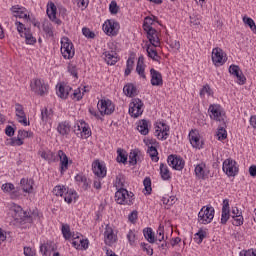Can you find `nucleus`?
<instances>
[{
  "label": "nucleus",
  "instance_id": "nucleus-1",
  "mask_svg": "<svg viewBox=\"0 0 256 256\" xmlns=\"http://www.w3.org/2000/svg\"><path fill=\"white\" fill-rule=\"evenodd\" d=\"M115 201L118 205H133V201H135V194L127 191L125 188H119L115 193Z\"/></svg>",
  "mask_w": 256,
  "mask_h": 256
},
{
  "label": "nucleus",
  "instance_id": "nucleus-2",
  "mask_svg": "<svg viewBox=\"0 0 256 256\" xmlns=\"http://www.w3.org/2000/svg\"><path fill=\"white\" fill-rule=\"evenodd\" d=\"M215 217V208L212 206H203L198 213V223L201 225H209Z\"/></svg>",
  "mask_w": 256,
  "mask_h": 256
},
{
  "label": "nucleus",
  "instance_id": "nucleus-3",
  "mask_svg": "<svg viewBox=\"0 0 256 256\" xmlns=\"http://www.w3.org/2000/svg\"><path fill=\"white\" fill-rule=\"evenodd\" d=\"M61 54L65 59H73L75 57V46L69 37H63L61 39Z\"/></svg>",
  "mask_w": 256,
  "mask_h": 256
},
{
  "label": "nucleus",
  "instance_id": "nucleus-4",
  "mask_svg": "<svg viewBox=\"0 0 256 256\" xmlns=\"http://www.w3.org/2000/svg\"><path fill=\"white\" fill-rule=\"evenodd\" d=\"M10 214L14 219V225H21L24 221H26L29 214L21 208V206L17 204H13L10 208Z\"/></svg>",
  "mask_w": 256,
  "mask_h": 256
},
{
  "label": "nucleus",
  "instance_id": "nucleus-5",
  "mask_svg": "<svg viewBox=\"0 0 256 256\" xmlns=\"http://www.w3.org/2000/svg\"><path fill=\"white\" fill-rule=\"evenodd\" d=\"M104 33L108 35V37H117L119 35V29H121V25L119 22L110 19L106 20L102 26Z\"/></svg>",
  "mask_w": 256,
  "mask_h": 256
},
{
  "label": "nucleus",
  "instance_id": "nucleus-6",
  "mask_svg": "<svg viewBox=\"0 0 256 256\" xmlns=\"http://www.w3.org/2000/svg\"><path fill=\"white\" fill-rule=\"evenodd\" d=\"M143 100L139 98H133L129 104V115L137 119V117H141L143 115Z\"/></svg>",
  "mask_w": 256,
  "mask_h": 256
},
{
  "label": "nucleus",
  "instance_id": "nucleus-7",
  "mask_svg": "<svg viewBox=\"0 0 256 256\" xmlns=\"http://www.w3.org/2000/svg\"><path fill=\"white\" fill-rule=\"evenodd\" d=\"M210 119L225 123V113L219 104H211L208 108Z\"/></svg>",
  "mask_w": 256,
  "mask_h": 256
},
{
  "label": "nucleus",
  "instance_id": "nucleus-8",
  "mask_svg": "<svg viewBox=\"0 0 256 256\" xmlns=\"http://www.w3.org/2000/svg\"><path fill=\"white\" fill-rule=\"evenodd\" d=\"M15 25L20 37H24L27 45H33V33L31 32V28H26L25 24L19 21H16Z\"/></svg>",
  "mask_w": 256,
  "mask_h": 256
},
{
  "label": "nucleus",
  "instance_id": "nucleus-9",
  "mask_svg": "<svg viewBox=\"0 0 256 256\" xmlns=\"http://www.w3.org/2000/svg\"><path fill=\"white\" fill-rule=\"evenodd\" d=\"M101 115H113L115 113V104L109 99H101L97 104Z\"/></svg>",
  "mask_w": 256,
  "mask_h": 256
},
{
  "label": "nucleus",
  "instance_id": "nucleus-10",
  "mask_svg": "<svg viewBox=\"0 0 256 256\" xmlns=\"http://www.w3.org/2000/svg\"><path fill=\"white\" fill-rule=\"evenodd\" d=\"M222 169L228 177H235V175L239 173L237 162L231 158H228L223 162Z\"/></svg>",
  "mask_w": 256,
  "mask_h": 256
},
{
  "label": "nucleus",
  "instance_id": "nucleus-11",
  "mask_svg": "<svg viewBox=\"0 0 256 256\" xmlns=\"http://www.w3.org/2000/svg\"><path fill=\"white\" fill-rule=\"evenodd\" d=\"M212 62L216 67H221V65H225L227 62V58L225 57V52L223 49L216 47L212 50Z\"/></svg>",
  "mask_w": 256,
  "mask_h": 256
},
{
  "label": "nucleus",
  "instance_id": "nucleus-12",
  "mask_svg": "<svg viewBox=\"0 0 256 256\" xmlns=\"http://www.w3.org/2000/svg\"><path fill=\"white\" fill-rule=\"evenodd\" d=\"M170 127L164 122H158L155 126V136L161 141H165L169 137Z\"/></svg>",
  "mask_w": 256,
  "mask_h": 256
},
{
  "label": "nucleus",
  "instance_id": "nucleus-13",
  "mask_svg": "<svg viewBox=\"0 0 256 256\" xmlns=\"http://www.w3.org/2000/svg\"><path fill=\"white\" fill-rule=\"evenodd\" d=\"M74 128L76 135L80 134L84 139L91 137V128H89V124H87L85 121L80 120L79 123L74 126Z\"/></svg>",
  "mask_w": 256,
  "mask_h": 256
},
{
  "label": "nucleus",
  "instance_id": "nucleus-14",
  "mask_svg": "<svg viewBox=\"0 0 256 256\" xmlns=\"http://www.w3.org/2000/svg\"><path fill=\"white\" fill-rule=\"evenodd\" d=\"M33 91L35 95H39V97H45V95L49 93V84L45 83V80H35Z\"/></svg>",
  "mask_w": 256,
  "mask_h": 256
},
{
  "label": "nucleus",
  "instance_id": "nucleus-15",
  "mask_svg": "<svg viewBox=\"0 0 256 256\" xmlns=\"http://www.w3.org/2000/svg\"><path fill=\"white\" fill-rule=\"evenodd\" d=\"M168 165L175 169L176 171H183L185 167V160L177 155L168 156Z\"/></svg>",
  "mask_w": 256,
  "mask_h": 256
},
{
  "label": "nucleus",
  "instance_id": "nucleus-16",
  "mask_svg": "<svg viewBox=\"0 0 256 256\" xmlns=\"http://www.w3.org/2000/svg\"><path fill=\"white\" fill-rule=\"evenodd\" d=\"M104 243L105 245H108V247H111L113 243H117V235L113 231V228L109 225H106L104 231Z\"/></svg>",
  "mask_w": 256,
  "mask_h": 256
},
{
  "label": "nucleus",
  "instance_id": "nucleus-17",
  "mask_svg": "<svg viewBox=\"0 0 256 256\" xmlns=\"http://www.w3.org/2000/svg\"><path fill=\"white\" fill-rule=\"evenodd\" d=\"M57 159L60 161V173L63 175L69 169V157H67L63 150H58Z\"/></svg>",
  "mask_w": 256,
  "mask_h": 256
},
{
  "label": "nucleus",
  "instance_id": "nucleus-18",
  "mask_svg": "<svg viewBox=\"0 0 256 256\" xmlns=\"http://www.w3.org/2000/svg\"><path fill=\"white\" fill-rule=\"evenodd\" d=\"M231 217V209L229 208V199L223 200L222 206V214H221V225H227V221H229Z\"/></svg>",
  "mask_w": 256,
  "mask_h": 256
},
{
  "label": "nucleus",
  "instance_id": "nucleus-19",
  "mask_svg": "<svg viewBox=\"0 0 256 256\" xmlns=\"http://www.w3.org/2000/svg\"><path fill=\"white\" fill-rule=\"evenodd\" d=\"M147 39L152 47H159L161 45V40L159 39V33L155 29L146 30Z\"/></svg>",
  "mask_w": 256,
  "mask_h": 256
},
{
  "label": "nucleus",
  "instance_id": "nucleus-20",
  "mask_svg": "<svg viewBox=\"0 0 256 256\" xmlns=\"http://www.w3.org/2000/svg\"><path fill=\"white\" fill-rule=\"evenodd\" d=\"M92 171L96 177L103 179V177L107 176V168L99 162V160L95 161L92 165Z\"/></svg>",
  "mask_w": 256,
  "mask_h": 256
},
{
  "label": "nucleus",
  "instance_id": "nucleus-21",
  "mask_svg": "<svg viewBox=\"0 0 256 256\" xmlns=\"http://www.w3.org/2000/svg\"><path fill=\"white\" fill-rule=\"evenodd\" d=\"M194 173L198 179H205L209 175V169L205 162H200L195 166Z\"/></svg>",
  "mask_w": 256,
  "mask_h": 256
},
{
  "label": "nucleus",
  "instance_id": "nucleus-22",
  "mask_svg": "<svg viewBox=\"0 0 256 256\" xmlns=\"http://www.w3.org/2000/svg\"><path fill=\"white\" fill-rule=\"evenodd\" d=\"M150 77L153 87H161L163 85V75H161V72L155 70V68L150 69Z\"/></svg>",
  "mask_w": 256,
  "mask_h": 256
},
{
  "label": "nucleus",
  "instance_id": "nucleus-23",
  "mask_svg": "<svg viewBox=\"0 0 256 256\" xmlns=\"http://www.w3.org/2000/svg\"><path fill=\"white\" fill-rule=\"evenodd\" d=\"M46 13L51 21H54L56 25H61V20L57 19V6H55V3H48Z\"/></svg>",
  "mask_w": 256,
  "mask_h": 256
},
{
  "label": "nucleus",
  "instance_id": "nucleus-24",
  "mask_svg": "<svg viewBox=\"0 0 256 256\" xmlns=\"http://www.w3.org/2000/svg\"><path fill=\"white\" fill-rule=\"evenodd\" d=\"M188 137L192 147L195 149H201V147H203V142H201L199 132L197 130H191Z\"/></svg>",
  "mask_w": 256,
  "mask_h": 256
},
{
  "label": "nucleus",
  "instance_id": "nucleus-25",
  "mask_svg": "<svg viewBox=\"0 0 256 256\" xmlns=\"http://www.w3.org/2000/svg\"><path fill=\"white\" fill-rule=\"evenodd\" d=\"M13 17L19 18V19H29V14H27V9L15 5L12 6L11 9Z\"/></svg>",
  "mask_w": 256,
  "mask_h": 256
},
{
  "label": "nucleus",
  "instance_id": "nucleus-26",
  "mask_svg": "<svg viewBox=\"0 0 256 256\" xmlns=\"http://www.w3.org/2000/svg\"><path fill=\"white\" fill-rule=\"evenodd\" d=\"M15 111H16L17 121H19L20 123H22V125L27 127V125H29V122L27 120V116L25 115V111L23 110V106H21V104H16Z\"/></svg>",
  "mask_w": 256,
  "mask_h": 256
},
{
  "label": "nucleus",
  "instance_id": "nucleus-27",
  "mask_svg": "<svg viewBox=\"0 0 256 256\" xmlns=\"http://www.w3.org/2000/svg\"><path fill=\"white\" fill-rule=\"evenodd\" d=\"M38 155L48 163H57L59 161V158H57V154L51 150L49 151H39Z\"/></svg>",
  "mask_w": 256,
  "mask_h": 256
},
{
  "label": "nucleus",
  "instance_id": "nucleus-28",
  "mask_svg": "<svg viewBox=\"0 0 256 256\" xmlns=\"http://www.w3.org/2000/svg\"><path fill=\"white\" fill-rule=\"evenodd\" d=\"M31 137V133L25 130H19L18 131V137L17 138H12L11 139V145L13 146H21L23 145V139Z\"/></svg>",
  "mask_w": 256,
  "mask_h": 256
},
{
  "label": "nucleus",
  "instance_id": "nucleus-29",
  "mask_svg": "<svg viewBox=\"0 0 256 256\" xmlns=\"http://www.w3.org/2000/svg\"><path fill=\"white\" fill-rule=\"evenodd\" d=\"M71 91L70 86H65L63 84H59L56 86V93L60 99H67L69 97V92Z\"/></svg>",
  "mask_w": 256,
  "mask_h": 256
},
{
  "label": "nucleus",
  "instance_id": "nucleus-30",
  "mask_svg": "<svg viewBox=\"0 0 256 256\" xmlns=\"http://www.w3.org/2000/svg\"><path fill=\"white\" fill-rule=\"evenodd\" d=\"M104 57L107 65H115L119 59L117 58V52L115 51H106L104 52Z\"/></svg>",
  "mask_w": 256,
  "mask_h": 256
},
{
  "label": "nucleus",
  "instance_id": "nucleus-31",
  "mask_svg": "<svg viewBox=\"0 0 256 256\" xmlns=\"http://www.w3.org/2000/svg\"><path fill=\"white\" fill-rule=\"evenodd\" d=\"M20 185L24 193H31V191L33 190V179L22 178L20 181Z\"/></svg>",
  "mask_w": 256,
  "mask_h": 256
},
{
  "label": "nucleus",
  "instance_id": "nucleus-32",
  "mask_svg": "<svg viewBox=\"0 0 256 256\" xmlns=\"http://www.w3.org/2000/svg\"><path fill=\"white\" fill-rule=\"evenodd\" d=\"M57 131L60 135H69V133H71V124L67 121L60 122Z\"/></svg>",
  "mask_w": 256,
  "mask_h": 256
},
{
  "label": "nucleus",
  "instance_id": "nucleus-33",
  "mask_svg": "<svg viewBox=\"0 0 256 256\" xmlns=\"http://www.w3.org/2000/svg\"><path fill=\"white\" fill-rule=\"evenodd\" d=\"M126 97H135L137 95V87L133 83H128L123 88Z\"/></svg>",
  "mask_w": 256,
  "mask_h": 256
},
{
  "label": "nucleus",
  "instance_id": "nucleus-34",
  "mask_svg": "<svg viewBox=\"0 0 256 256\" xmlns=\"http://www.w3.org/2000/svg\"><path fill=\"white\" fill-rule=\"evenodd\" d=\"M137 130L141 135H149V121L143 119L138 122Z\"/></svg>",
  "mask_w": 256,
  "mask_h": 256
},
{
  "label": "nucleus",
  "instance_id": "nucleus-35",
  "mask_svg": "<svg viewBox=\"0 0 256 256\" xmlns=\"http://www.w3.org/2000/svg\"><path fill=\"white\" fill-rule=\"evenodd\" d=\"M75 181L79 184L82 185V189L87 191L89 189V180H87V176L83 174H77L75 176Z\"/></svg>",
  "mask_w": 256,
  "mask_h": 256
},
{
  "label": "nucleus",
  "instance_id": "nucleus-36",
  "mask_svg": "<svg viewBox=\"0 0 256 256\" xmlns=\"http://www.w3.org/2000/svg\"><path fill=\"white\" fill-rule=\"evenodd\" d=\"M160 175L163 181H169V179H171V172L169 171V167H167V164H160Z\"/></svg>",
  "mask_w": 256,
  "mask_h": 256
},
{
  "label": "nucleus",
  "instance_id": "nucleus-37",
  "mask_svg": "<svg viewBox=\"0 0 256 256\" xmlns=\"http://www.w3.org/2000/svg\"><path fill=\"white\" fill-rule=\"evenodd\" d=\"M146 51H147L148 57L150 59H152L153 61H156L157 63H159V61H161V56H159V54L157 53V50H155V48H151V44L147 45Z\"/></svg>",
  "mask_w": 256,
  "mask_h": 256
},
{
  "label": "nucleus",
  "instance_id": "nucleus-38",
  "mask_svg": "<svg viewBox=\"0 0 256 256\" xmlns=\"http://www.w3.org/2000/svg\"><path fill=\"white\" fill-rule=\"evenodd\" d=\"M67 71L72 77H74V79H79V69L77 68V65L73 64V62L68 63Z\"/></svg>",
  "mask_w": 256,
  "mask_h": 256
},
{
  "label": "nucleus",
  "instance_id": "nucleus-39",
  "mask_svg": "<svg viewBox=\"0 0 256 256\" xmlns=\"http://www.w3.org/2000/svg\"><path fill=\"white\" fill-rule=\"evenodd\" d=\"M42 121H50L53 119V109L44 108L41 110Z\"/></svg>",
  "mask_w": 256,
  "mask_h": 256
},
{
  "label": "nucleus",
  "instance_id": "nucleus-40",
  "mask_svg": "<svg viewBox=\"0 0 256 256\" xmlns=\"http://www.w3.org/2000/svg\"><path fill=\"white\" fill-rule=\"evenodd\" d=\"M117 162L118 163H127V151L122 148L117 149Z\"/></svg>",
  "mask_w": 256,
  "mask_h": 256
},
{
  "label": "nucleus",
  "instance_id": "nucleus-41",
  "mask_svg": "<svg viewBox=\"0 0 256 256\" xmlns=\"http://www.w3.org/2000/svg\"><path fill=\"white\" fill-rule=\"evenodd\" d=\"M155 19H157V17H155V16H153V18L147 16L144 19V23H143L144 31H149V29H155V28L151 27V25H153V23H155Z\"/></svg>",
  "mask_w": 256,
  "mask_h": 256
},
{
  "label": "nucleus",
  "instance_id": "nucleus-42",
  "mask_svg": "<svg viewBox=\"0 0 256 256\" xmlns=\"http://www.w3.org/2000/svg\"><path fill=\"white\" fill-rule=\"evenodd\" d=\"M143 233H144L145 239H147L148 242L155 243V235L153 234V229L146 228L143 230Z\"/></svg>",
  "mask_w": 256,
  "mask_h": 256
},
{
  "label": "nucleus",
  "instance_id": "nucleus-43",
  "mask_svg": "<svg viewBox=\"0 0 256 256\" xmlns=\"http://www.w3.org/2000/svg\"><path fill=\"white\" fill-rule=\"evenodd\" d=\"M62 235L64 237V239H66V241H68V239H71L72 233H71V227L69 226V224H62Z\"/></svg>",
  "mask_w": 256,
  "mask_h": 256
},
{
  "label": "nucleus",
  "instance_id": "nucleus-44",
  "mask_svg": "<svg viewBox=\"0 0 256 256\" xmlns=\"http://www.w3.org/2000/svg\"><path fill=\"white\" fill-rule=\"evenodd\" d=\"M63 197L66 203H73V199H77V192L75 191L68 192V190H66Z\"/></svg>",
  "mask_w": 256,
  "mask_h": 256
},
{
  "label": "nucleus",
  "instance_id": "nucleus-45",
  "mask_svg": "<svg viewBox=\"0 0 256 256\" xmlns=\"http://www.w3.org/2000/svg\"><path fill=\"white\" fill-rule=\"evenodd\" d=\"M207 237V232L204 231L203 229H200L196 234H195V241L198 243V245H201L203 243V239Z\"/></svg>",
  "mask_w": 256,
  "mask_h": 256
},
{
  "label": "nucleus",
  "instance_id": "nucleus-46",
  "mask_svg": "<svg viewBox=\"0 0 256 256\" xmlns=\"http://www.w3.org/2000/svg\"><path fill=\"white\" fill-rule=\"evenodd\" d=\"M66 192H67V188L61 185H58L53 189V194L56 195V197H63Z\"/></svg>",
  "mask_w": 256,
  "mask_h": 256
},
{
  "label": "nucleus",
  "instance_id": "nucleus-47",
  "mask_svg": "<svg viewBox=\"0 0 256 256\" xmlns=\"http://www.w3.org/2000/svg\"><path fill=\"white\" fill-rule=\"evenodd\" d=\"M148 153H149L152 161H155V162L159 161V156H157V155H159V152L157 151L156 147H154V146L148 147Z\"/></svg>",
  "mask_w": 256,
  "mask_h": 256
},
{
  "label": "nucleus",
  "instance_id": "nucleus-48",
  "mask_svg": "<svg viewBox=\"0 0 256 256\" xmlns=\"http://www.w3.org/2000/svg\"><path fill=\"white\" fill-rule=\"evenodd\" d=\"M116 187L119 189H125V175L123 174H118L116 176V182H115Z\"/></svg>",
  "mask_w": 256,
  "mask_h": 256
},
{
  "label": "nucleus",
  "instance_id": "nucleus-49",
  "mask_svg": "<svg viewBox=\"0 0 256 256\" xmlns=\"http://www.w3.org/2000/svg\"><path fill=\"white\" fill-rule=\"evenodd\" d=\"M133 65H135V61L133 60V58H128V60L126 62V69L124 72V75L126 77L131 75V71H133Z\"/></svg>",
  "mask_w": 256,
  "mask_h": 256
},
{
  "label": "nucleus",
  "instance_id": "nucleus-50",
  "mask_svg": "<svg viewBox=\"0 0 256 256\" xmlns=\"http://www.w3.org/2000/svg\"><path fill=\"white\" fill-rule=\"evenodd\" d=\"M40 251L43 255H51V251H54V248L51 244H43L40 246Z\"/></svg>",
  "mask_w": 256,
  "mask_h": 256
},
{
  "label": "nucleus",
  "instance_id": "nucleus-51",
  "mask_svg": "<svg viewBox=\"0 0 256 256\" xmlns=\"http://www.w3.org/2000/svg\"><path fill=\"white\" fill-rule=\"evenodd\" d=\"M241 68L235 64L230 65L229 67V73L230 75H233L234 77H239V74L242 73Z\"/></svg>",
  "mask_w": 256,
  "mask_h": 256
},
{
  "label": "nucleus",
  "instance_id": "nucleus-52",
  "mask_svg": "<svg viewBox=\"0 0 256 256\" xmlns=\"http://www.w3.org/2000/svg\"><path fill=\"white\" fill-rule=\"evenodd\" d=\"M243 21H244L245 25H248V27H250V29H251V31H253V33H256L255 21L252 18L244 17Z\"/></svg>",
  "mask_w": 256,
  "mask_h": 256
},
{
  "label": "nucleus",
  "instance_id": "nucleus-53",
  "mask_svg": "<svg viewBox=\"0 0 256 256\" xmlns=\"http://www.w3.org/2000/svg\"><path fill=\"white\" fill-rule=\"evenodd\" d=\"M138 161H139V154L137 153V151L131 152L129 155V164L135 166L137 165Z\"/></svg>",
  "mask_w": 256,
  "mask_h": 256
},
{
  "label": "nucleus",
  "instance_id": "nucleus-54",
  "mask_svg": "<svg viewBox=\"0 0 256 256\" xmlns=\"http://www.w3.org/2000/svg\"><path fill=\"white\" fill-rule=\"evenodd\" d=\"M144 189L147 192L148 195H151V191H153V188H151V178L146 177L143 180Z\"/></svg>",
  "mask_w": 256,
  "mask_h": 256
},
{
  "label": "nucleus",
  "instance_id": "nucleus-55",
  "mask_svg": "<svg viewBox=\"0 0 256 256\" xmlns=\"http://www.w3.org/2000/svg\"><path fill=\"white\" fill-rule=\"evenodd\" d=\"M157 238L156 241H159V243H162L165 239V230L163 226H159L157 230Z\"/></svg>",
  "mask_w": 256,
  "mask_h": 256
},
{
  "label": "nucleus",
  "instance_id": "nucleus-56",
  "mask_svg": "<svg viewBox=\"0 0 256 256\" xmlns=\"http://www.w3.org/2000/svg\"><path fill=\"white\" fill-rule=\"evenodd\" d=\"M43 31L44 33H47L49 37H53V25L51 23L46 22L43 24Z\"/></svg>",
  "mask_w": 256,
  "mask_h": 256
},
{
  "label": "nucleus",
  "instance_id": "nucleus-57",
  "mask_svg": "<svg viewBox=\"0 0 256 256\" xmlns=\"http://www.w3.org/2000/svg\"><path fill=\"white\" fill-rule=\"evenodd\" d=\"M109 11L111 15H117L119 13V6L117 5V1L113 0L109 5Z\"/></svg>",
  "mask_w": 256,
  "mask_h": 256
},
{
  "label": "nucleus",
  "instance_id": "nucleus-58",
  "mask_svg": "<svg viewBox=\"0 0 256 256\" xmlns=\"http://www.w3.org/2000/svg\"><path fill=\"white\" fill-rule=\"evenodd\" d=\"M217 137L219 141H224V139H227V130L225 128L221 127L218 129Z\"/></svg>",
  "mask_w": 256,
  "mask_h": 256
},
{
  "label": "nucleus",
  "instance_id": "nucleus-59",
  "mask_svg": "<svg viewBox=\"0 0 256 256\" xmlns=\"http://www.w3.org/2000/svg\"><path fill=\"white\" fill-rule=\"evenodd\" d=\"M162 203L164 205H168L169 207H171V205H173L175 203V197L174 196H164L162 198Z\"/></svg>",
  "mask_w": 256,
  "mask_h": 256
},
{
  "label": "nucleus",
  "instance_id": "nucleus-60",
  "mask_svg": "<svg viewBox=\"0 0 256 256\" xmlns=\"http://www.w3.org/2000/svg\"><path fill=\"white\" fill-rule=\"evenodd\" d=\"M136 72L142 79H147V76L145 75V65H137Z\"/></svg>",
  "mask_w": 256,
  "mask_h": 256
},
{
  "label": "nucleus",
  "instance_id": "nucleus-61",
  "mask_svg": "<svg viewBox=\"0 0 256 256\" xmlns=\"http://www.w3.org/2000/svg\"><path fill=\"white\" fill-rule=\"evenodd\" d=\"M232 219H234V222L232 223V225H234L235 227H241V225H243V215L240 216H232Z\"/></svg>",
  "mask_w": 256,
  "mask_h": 256
},
{
  "label": "nucleus",
  "instance_id": "nucleus-62",
  "mask_svg": "<svg viewBox=\"0 0 256 256\" xmlns=\"http://www.w3.org/2000/svg\"><path fill=\"white\" fill-rule=\"evenodd\" d=\"M82 33L87 39H95V32L91 31L89 28H83Z\"/></svg>",
  "mask_w": 256,
  "mask_h": 256
},
{
  "label": "nucleus",
  "instance_id": "nucleus-63",
  "mask_svg": "<svg viewBox=\"0 0 256 256\" xmlns=\"http://www.w3.org/2000/svg\"><path fill=\"white\" fill-rule=\"evenodd\" d=\"M140 247H142V250L145 251L147 253V255H149V256L153 255V248H151V246H149V244L142 242L140 244Z\"/></svg>",
  "mask_w": 256,
  "mask_h": 256
},
{
  "label": "nucleus",
  "instance_id": "nucleus-64",
  "mask_svg": "<svg viewBox=\"0 0 256 256\" xmlns=\"http://www.w3.org/2000/svg\"><path fill=\"white\" fill-rule=\"evenodd\" d=\"M240 256H256L255 250L249 249V250H242L240 251Z\"/></svg>",
  "mask_w": 256,
  "mask_h": 256
}]
</instances>
